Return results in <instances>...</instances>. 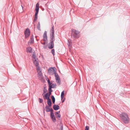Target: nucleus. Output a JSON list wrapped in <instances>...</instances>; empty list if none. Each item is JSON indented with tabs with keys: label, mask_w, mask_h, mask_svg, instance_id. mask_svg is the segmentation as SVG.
Wrapping results in <instances>:
<instances>
[{
	"label": "nucleus",
	"mask_w": 130,
	"mask_h": 130,
	"mask_svg": "<svg viewBox=\"0 0 130 130\" xmlns=\"http://www.w3.org/2000/svg\"><path fill=\"white\" fill-rule=\"evenodd\" d=\"M39 4L38 3H37L36 5L35 11H36L35 14V17L34 19V21L35 22L36 21L38 18V14L39 11Z\"/></svg>",
	"instance_id": "7ed1b4c3"
},
{
	"label": "nucleus",
	"mask_w": 130,
	"mask_h": 130,
	"mask_svg": "<svg viewBox=\"0 0 130 130\" xmlns=\"http://www.w3.org/2000/svg\"><path fill=\"white\" fill-rule=\"evenodd\" d=\"M30 32L29 29L28 28H27L24 31L25 38L27 39L30 36Z\"/></svg>",
	"instance_id": "39448f33"
},
{
	"label": "nucleus",
	"mask_w": 130,
	"mask_h": 130,
	"mask_svg": "<svg viewBox=\"0 0 130 130\" xmlns=\"http://www.w3.org/2000/svg\"><path fill=\"white\" fill-rule=\"evenodd\" d=\"M56 81L59 85L60 84L61 82L59 76L55 78Z\"/></svg>",
	"instance_id": "ddd939ff"
},
{
	"label": "nucleus",
	"mask_w": 130,
	"mask_h": 130,
	"mask_svg": "<svg viewBox=\"0 0 130 130\" xmlns=\"http://www.w3.org/2000/svg\"><path fill=\"white\" fill-rule=\"evenodd\" d=\"M34 36L33 35H31L30 36V40L28 42V44H31L32 43L34 42Z\"/></svg>",
	"instance_id": "0eeeda50"
},
{
	"label": "nucleus",
	"mask_w": 130,
	"mask_h": 130,
	"mask_svg": "<svg viewBox=\"0 0 130 130\" xmlns=\"http://www.w3.org/2000/svg\"><path fill=\"white\" fill-rule=\"evenodd\" d=\"M59 114L58 112H57H57H56V113H55V115H58V114Z\"/></svg>",
	"instance_id": "f704fd0d"
},
{
	"label": "nucleus",
	"mask_w": 130,
	"mask_h": 130,
	"mask_svg": "<svg viewBox=\"0 0 130 130\" xmlns=\"http://www.w3.org/2000/svg\"><path fill=\"white\" fill-rule=\"evenodd\" d=\"M54 34L51 33L50 34V41L54 42L55 40V37L54 36Z\"/></svg>",
	"instance_id": "9d476101"
},
{
	"label": "nucleus",
	"mask_w": 130,
	"mask_h": 130,
	"mask_svg": "<svg viewBox=\"0 0 130 130\" xmlns=\"http://www.w3.org/2000/svg\"><path fill=\"white\" fill-rule=\"evenodd\" d=\"M52 29L51 30V33H52L53 34H54V26L53 25V24H52Z\"/></svg>",
	"instance_id": "6ab92c4d"
},
{
	"label": "nucleus",
	"mask_w": 130,
	"mask_h": 130,
	"mask_svg": "<svg viewBox=\"0 0 130 130\" xmlns=\"http://www.w3.org/2000/svg\"><path fill=\"white\" fill-rule=\"evenodd\" d=\"M41 43L42 44L45 45V42H44L43 43H42V42H41Z\"/></svg>",
	"instance_id": "c9c22d12"
},
{
	"label": "nucleus",
	"mask_w": 130,
	"mask_h": 130,
	"mask_svg": "<svg viewBox=\"0 0 130 130\" xmlns=\"http://www.w3.org/2000/svg\"><path fill=\"white\" fill-rule=\"evenodd\" d=\"M50 117L52 120L53 122L55 123L56 121V118L55 117L54 114L50 115Z\"/></svg>",
	"instance_id": "9b49d317"
},
{
	"label": "nucleus",
	"mask_w": 130,
	"mask_h": 130,
	"mask_svg": "<svg viewBox=\"0 0 130 130\" xmlns=\"http://www.w3.org/2000/svg\"><path fill=\"white\" fill-rule=\"evenodd\" d=\"M26 52L27 53H31L32 52V48L30 47H28L26 48Z\"/></svg>",
	"instance_id": "2eb2a0df"
},
{
	"label": "nucleus",
	"mask_w": 130,
	"mask_h": 130,
	"mask_svg": "<svg viewBox=\"0 0 130 130\" xmlns=\"http://www.w3.org/2000/svg\"><path fill=\"white\" fill-rule=\"evenodd\" d=\"M37 29L39 30H41L40 29V23L39 22H38V23L37 26Z\"/></svg>",
	"instance_id": "b1692460"
},
{
	"label": "nucleus",
	"mask_w": 130,
	"mask_h": 130,
	"mask_svg": "<svg viewBox=\"0 0 130 130\" xmlns=\"http://www.w3.org/2000/svg\"><path fill=\"white\" fill-rule=\"evenodd\" d=\"M56 84H53L51 85V87L52 88H56Z\"/></svg>",
	"instance_id": "a878e982"
},
{
	"label": "nucleus",
	"mask_w": 130,
	"mask_h": 130,
	"mask_svg": "<svg viewBox=\"0 0 130 130\" xmlns=\"http://www.w3.org/2000/svg\"><path fill=\"white\" fill-rule=\"evenodd\" d=\"M89 127L88 126H87L85 127V130H89Z\"/></svg>",
	"instance_id": "473e14b6"
},
{
	"label": "nucleus",
	"mask_w": 130,
	"mask_h": 130,
	"mask_svg": "<svg viewBox=\"0 0 130 130\" xmlns=\"http://www.w3.org/2000/svg\"><path fill=\"white\" fill-rule=\"evenodd\" d=\"M52 106V104H51V105H48V106L46 105V106L45 107V110L46 112H49V111L50 109V107H51Z\"/></svg>",
	"instance_id": "f8f14e48"
},
{
	"label": "nucleus",
	"mask_w": 130,
	"mask_h": 130,
	"mask_svg": "<svg viewBox=\"0 0 130 130\" xmlns=\"http://www.w3.org/2000/svg\"><path fill=\"white\" fill-rule=\"evenodd\" d=\"M121 120L124 124L128 123L130 121V119L127 113L122 112L120 114Z\"/></svg>",
	"instance_id": "f257e3e1"
},
{
	"label": "nucleus",
	"mask_w": 130,
	"mask_h": 130,
	"mask_svg": "<svg viewBox=\"0 0 130 130\" xmlns=\"http://www.w3.org/2000/svg\"><path fill=\"white\" fill-rule=\"evenodd\" d=\"M49 111H50H50L51 112L50 115L54 114V113L53 110V109L52 108H50V109Z\"/></svg>",
	"instance_id": "393cba45"
},
{
	"label": "nucleus",
	"mask_w": 130,
	"mask_h": 130,
	"mask_svg": "<svg viewBox=\"0 0 130 130\" xmlns=\"http://www.w3.org/2000/svg\"><path fill=\"white\" fill-rule=\"evenodd\" d=\"M48 84L49 85V87L50 86H51V85L52 84V82H51L50 80H48Z\"/></svg>",
	"instance_id": "c85d7f7f"
},
{
	"label": "nucleus",
	"mask_w": 130,
	"mask_h": 130,
	"mask_svg": "<svg viewBox=\"0 0 130 130\" xmlns=\"http://www.w3.org/2000/svg\"><path fill=\"white\" fill-rule=\"evenodd\" d=\"M55 67H51L49 68L48 70V73L49 74L51 75L53 71L54 72V68Z\"/></svg>",
	"instance_id": "6e6552de"
},
{
	"label": "nucleus",
	"mask_w": 130,
	"mask_h": 130,
	"mask_svg": "<svg viewBox=\"0 0 130 130\" xmlns=\"http://www.w3.org/2000/svg\"><path fill=\"white\" fill-rule=\"evenodd\" d=\"M59 125L60 127L59 128V130H63V127L62 123H60Z\"/></svg>",
	"instance_id": "5701e85b"
},
{
	"label": "nucleus",
	"mask_w": 130,
	"mask_h": 130,
	"mask_svg": "<svg viewBox=\"0 0 130 130\" xmlns=\"http://www.w3.org/2000/svg\"><path fill=\"white\" fill-rule=\"evenodd\" d=\"M21 6H22V8H23V6H22V5H21Z\"/></svg>",
	"instance_id": "a19ab883"
},
{
	"label": "nucleus",
	"mask_w": 130,
	"mask_h": 130,
	"mask_svg": "<svg viewBox=\"0 0 130 130\" xmlns=\"http://www.w3.org/2000/svg\"><path fill=\"white\" fill-rule=\"evenodd\" d=\"M51 53L54 56L55 55V50L54 49H52L51 51Z\"/></svg>",
	"instance_id": "7c9ffc66"
},
{
	"label": "nucleus",
	"mask_w": 130,
	"mask_h": 130,
	"mask_svg": "<svg viewBox=\"0 0 130 130\" xmlns=\"http://www.w3.org/2000/svg\"><path fill=\"white\" fill-rule=\"evenodd\" d=\"M51 93V92H48L44 94V95H43L44 99L47 100V104L49 105H51V104H52L51 100L50 99V96L52 94Z\"/></svg>",
	"instance_id": "f03ea898"
},
{
	"label": "nucleus",
	"mask_w": 130,
	"mask_h": 130,
	"mask_svg": "<svg viewBox=\"0 0 130 130\" xmlns=\"http://www.w3.org/2000/svg\"><path fill=\"white\" fill-rule=\"evenodd\" d=\"M54 74H55V77L56 78V77L59 76L58 74L56 72V68L55 67H54Z\"/></svg>",
	"instance_id": "f3484780"
},
{
	"label": "nucleus",
	"mask_w": 130,
	"mask_h": 130,
	"mask_svg": "<svg viewBox=\"0 0 130 130\" xmlns=\"http://www.w3.org/2000/svg\"><path fill=\"white\" fill-rule=\"evenodd\" d=\"M57 112H58V113L59 114V113H60V111H57Z\"/></svg>",
	"instance_id": "ea45409f"
},
{
	"label": "nucleus",
	"mask_w": 130,
	"mask_h": 130,
	"mask_svg": "<svg viewBox=\"0 0 130 130\" xmlns=\"http://www.w3.org/2000/svg\"><path fill=\"white\" fill-rule=\"evenodd\" d=\"M51 97L53 103L54 104L55 102V98L54 97L53 95H52Z\"/></svg>",
	"instance_id": "4be33fe9"
},
{
	"label": "nucleus",
	"mask_w": 130,
	"mask_h": 130,
	"mask_svg": "<svg viewBox=\"0 0 130 130\" xmlns=\"http://www.w3.org/2000/svg\"><path fill=\"white\" fill-rule=\"evenodd\" d=\"M44 47V48H45L44 47Z\"/></svg>",
	"instance_id": "79ce46f5"
},
{
	"label": "nucleus",
	"mask_w": 130,
	"mask_h": 130,
	"mask_svg": "<svg viewBox=\"0 0 130 130\" xmlns=\"http://www.w3.org/2000/svg\"><path fill=\"white\" fill-rule=\"evenodd\" d=\"M53 108L55 110H57L59 109L60 107L57 105H54L53 106Z\"/></svg>",
	"instance_id": "4468645a"
},
{
	"label": "nucleus",
	"mask_w": 130,
	"mask_h": 130,
	"mask_svg": "<svg viewBox=\"0 0 130 130\" xmlns=\"http://www.w3.org/2000/svg\"><path fill=\"white\" fill-rule=\"evenodd\" d=\"M43 40L45 41H46L47 40V32L45 31L44 32L43 36Z\"/></svg>",
	"instance_id": "1a4fd4ad"
},
{
	"label": "nucleus",
	"mask_w": 130,
	"mask_h": 130,
	"mask_svg": "<svg viewBox=\"0 0 130 130\" xmlns=\"http://www.w3.org/2000/svg\"><path fill=\"white\" fill-rule=\"evenodd\" d=\"M33 63L36 67L38 66L39 64V63L37 60L35 59L33 61Z\"/></svg>",
	"instance_id": "dca6fc26"
},
{
	"label": "nucleus",
	"mask_w": 130,
	"mask_h": 130,
	"mask_svg": "<svg viewBox=\"0 0 130 130\" xmlns=\"http://www.w3.org/2000/svg\"><path fill=\"white\" fill-rule=\"evenodd\" d=\"M46 79L47 82L48 81V80H50L47 77H46Z\"/></svg>",
	"instance_id": "72a5a7b5"
},
{
	"label": "nucleus",
	"mask_w": 130,
	"mask_h": 130,
	"mask_svg": "<svg viewBox=\"0 0 130 130\" xmlns=\"http://www.w3.org/2000/svg\"><path fill=\"white\" fill-rule=\"evenodd\" d=\"M32 58L34 59L35 60H36L38 59V58L37 57L35 53L34 52L32 55Z\"/></svg>",
	"instance_id": "a211bd4d"
},
{
	"label": "nucleus",
	"mask_w": 130,
	"mask_h": 130,
	"mask_svg": "<svg viewBox=\"0 0 130 130\" xmlns=\"http://www.w3.org/2000/svg\"><path fill=\"white\" fill-rule=\"evenodd\" d=\"M54 47V43L53 42L50 41L48 43V47L49 49H52Z\"/></svg>",
	"instance_id": "423d86ee"
},
{
	"label": "nucleus",
	"mask_w": 130,
	"mask_h": 130,
	"mask_svg": "<svg viewBox=\"0 0 130 130\" xmlns=\"http://www.w3.org/2000/svg\"><path fill=\"white\" fill-rule=\"evenodd\" d=\"M64 90H63V91H62L61 93V100H62L63 98V97H64Z\"/></svg>",
	"instance_id": "aec40b11"
},
{
	"label": "nucleus",
	"mask_w": 130,
	"mask_h": 130,
	"mask_svg": "<svg viewBox=\"0 0 130 130\" xmlns=\"http://www.w3.org/2000/svg\"><path fill=\"white\" fill-rule=\"evenodd\" d=\"M61 115L60 114H59L57 115V117L58 118V117L59 118L58 119L59 120H60V118H61Z\"/></svg>",
	"instance_id": "2f4dec72"
},
{
	"label": "nucleus",
	"mask_w": 130,
	"mask_h": 130,
	"mask_svg": "<svg viewBox=\"0 0 130 130\" xmlns=\"http://www.w3.org/2000/svg\"><path fill=\"white\" fill-rule=\"evenodd\" d=\"M79 32L78 31L75 30L74 29L72 30L71 36L72 37L74 38H78L79 37Z\"/></svg>",
	"instance_id": "20e7f679"
},
{
	"label": "nucleus",
	"mask_w": 130,
	"mask_h": 130,
	"mask_svg": "<svg viewBox=\"0 0 130 130\" xmlns=\"http://www.w3.org/2000/svg\"><path fill=\"white\" fill-rule=\"evenodd\" d=\"M37 69L38 72L39 71L40 73H41V70L40 68L38 66V67L37 68Z\"/></svg>",
	"instance_id": "c756f323"
},
{
	"label": "nucleus",
	"mask_w": 130,
	"mask_h": 130,
	"mask_svg": "<svg viewBox=\"0 0 130 130\" xmlns=\"http://www.w3.org/2000/svg\"><path fill=\"white\" fill-rule=\"evenodd\" d=\"M52 88L50 86L48 89V92H52L53 90L52 89Z\"/></svg>",
	"instance_id": "cd10ccee"
},
{
	"label": "nucleus",
	"mask_w": 130,
	"mask_h": 130,
	"mask_svg": "<svg viewBox=\"0 0 130 130\" xmlns=\"http://www.w3.org/2000/svg\"><path fill=\"white\" fill-rule=\"evenodd\" d=\"M68 41V42H69V44H68V45L69 46H70V44L69 43V41Z\"/></svg>",
	"instance_id": "58836bf2"
},
{
	"label": "nucleus",
	"mask_w": 130,
	"mask_h": 130,
	"mask_svg": "<svg viewBox=\"0 0 130 130\" xmlns=\"http://www.w3.org/2000/svg\"><path fill=\"white\" fill-rule=\"evenodd\" d=\"M43 113L44 114L45 113V109L44 108V107H43Z\"/></svg>",
	"instance_id": "4c0bfd02"
},
{
	"label": "nucleus",
	"mask_w": 130,
	"mask_h": 130,
	"mask_svg": "<svg viewBox=\"0 0 130 130\" xmlns=\"http://www.w3.org/2000/svg\"><path fill=\"white\" fill-rule=\"evenodd\" d=\"M43 93L42 94V95H44V94L47 91V90L46 88V86H44V89L43 90Z\"/></svg>",
	"instance_id": "412c9836"
},
{
	"label": "nucleus",
	"mask_w": 130,
	"mask_h": 130,
	"mask_svg": "<svg viewBox=\"0 0 130 130\" xmlns=\"http://www.w3.org/2000/svg\"><path fill=\"white\" fill-rule=\"evenodd\" d=\"M38 101L40 103H42L43 101V99L40 98H39L38 99Z\"/></svg>",
	"instance_id": "bb28decb"
},
{
	"label": "nucleus",
	"mask_w": 130,
	"mask_h": 130,
	"mask_svg": "<svg viewBox=\"0 0 130 130\" xmlns=\"http://www.w3.org/2000/svg\"><path fill=\"white\" fill-rule=\"evenodd\" d=\"M65 98H64L63 100L62 101V102L63 103L64 101H65Z\"/></svg>",
	"instance_id": "e433bc0d"
}]
</instances>
